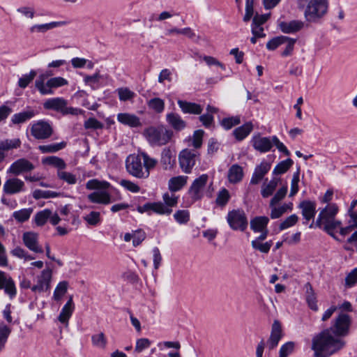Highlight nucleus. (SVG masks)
<instances>
[{
  "mask_svg": "<svg viewBox=\"0 0 357 357\" xmlns=\"http://www.w3.org/2000/svg\"><path fill=\"white\" fill-rule=\"evenodd\" d=\"M351 324V318L348 314L338 313L330 328L324 330L312 338V349L314 357H329L342 349L345 342L339 337L349 334Z\"/></svg>",
  "mask_w": 357,
  "mask_h": 357,
  "instance_id": "obj_1",
  "label": "nucleus"
},
{
  "mask_svg": "<svg viewBox=\"0 0 357 357\" xmlns=\"http://www.w3.org/2000/svg\"><path fill=\"white\" fill-rule=\"evenodd\" d=\"M298 8H305L304 17L309 22H318L327 13L328 0H297Z\"/></svg>",
  "mask_w": 357,
  "mask_h": 357,
  "instance_id": "obj_2",
  "label": "nucleus"
},
{
  "mask_svg": "<svg viewBox=\"0 0 357 357\" xmlns=\"http://www.w3.org/2000/svg\"><path fill=\"white\" fill-rule=\"evenodd\" d=\"M111 186L110 183L105 181L91 179L86 183L88 190H97L89 194L88 199L90 202L96 204L107 205L111 203V195L107 189Z\"/></svg>",
  "mask_w": 357,
  "mask_h": 357,
  "instance_id": "obj_3",
  "label": "nucleus"
},
{
  "mask_svg": "<svg viewBox=\"0 0 357 357\" xmlns=\"http://www.w3.org/2000/svg\"><path fill=\"white\" fill-rule=\"evenodd\" d=\"M144 135L150 144L162 146L169 142L173 132L163 126H151L144 130Z\"/></svg>",
  "mask_w": 357,
  "mask_h": 357,
  "instance_id": "obj_4",
  "label": "nucleus"
},
{
  "mask_svg": "<svg viewBox=\"0 0 357 357\" xmlns=\"http://www.w3.org/2000/svg\"><path fill=\"white\" fill-rule=\"evenodd\" d=\"M45 77L40 75L35 82L36 88L42 95H50L54 93L52 89L59 88L68 84L67 79L61 77L50 78L45 84Z\"/></svg>",
  "mask_w": 357,
  "mask_h": 357,
  "instance_id": "obj_5",
  "label": "nucleus"
},
{
  "mask_svg": "<svg viewBox=\"0 0 357 357\" xmlns=\"http://www.w3.org/2000/svg\"><path fill=\"white\" fill-rule=\"evenodd\" d=\"M68 102L63 98H52L47 100L43 107L46 109H52L61 112L63 115H78L82 113V110L78 108L67 107Z\"/></svg>",
  "mask_w": 357,
  "mask_h": 357,
  "instance_id": "obj_6",
  "label": "nucleus"
},
{
  "mask_svg": "<svg viewBox=\"0 0 357 357\" xmlns=\"http://www.w3.org/2000/svg\"><path fill=\"white\" fill-rule=\"evenodd\" d=\"M53 132L52 124L45 120L36 121L30 125L31 135L38 140H45L50 138Z\"/></svg>",
  "mask_w": 357,
  "mask_h": 357,
  "instance_id": "obj_7",
  "label": "nucleus"
},
{
  "mask_svg": "<svg viewBox=\"0 0 357 357\" xmlns=\"http://www.w3.org/2000/svg\"><path fill=\"white\" fill-rule=\"evenodd\" d=\"M199 152L196 150L185 149L178 154V163L181 170L190 174L199 158Z\"/></svg>",
  "mask_w": 357,
  "mask_h": 357,
  "instance_id": "obj_8",
  "label": "nucleus"
},
{
  "mask_svg": "<svg viewBox=\"0 0 357 357\" xmlns=\"http://www.w3.org/2000/svg\"><path fill=\"white\" fill-rule=\"evenodd\" d=\"M126 167L128 172L137 178H147L146 171L144 170L139 153L137 155H129L126 161Z\"/></svg>",
  "mask_w": 357,
  "mask_h": 357,
  "instance_id": "obj_9",
  "label": "nucleus"
},
{
  "mask_svg": "<svg viewBox=\"0 0 357 357\" xmlns=\"http://www.w3.org/2000/svg\"><path fill=\"white\" fill-rule=\"evenodd\" d=\"M339 206L337 204H328L319 209L316 223H341L337 220L339 213Z\"/></svg>",
  "mask_w": 357,
  "mask_h": 357,
  "instance_id": "obj_10",
  "label": "nucleus"
},
{
  "mask_svg": "<svg viewBox=\"0 0 357 357\" xmlns=\"http://www.w3.org/2000/svg\"><path fill=\"white\" fill-rule=\"evenodd\" d=\"M208 181V176L206 174H202L192 182L189 194L194 201L199 200L202 197V190Z\"/></svg>",
  "mask_w": 357,
  "mask_h": 357,
  "instance_id": "obj_11",
  "label": "nucleus"
},
{
  "mask_svg": "<svg viewBox=\"0 0 357 357\" xmlns=\"http://www.w3.org/2000/svg\"><path fill=\"white\" fill-rule=\"evenodd\" d=\"M251 144L253 148L260 153L268 152L273 147V136L268 137H262L260 134L254 135Z\"/></svg>",
  "mask_w": 357,
  "mask_h": 357,
  "instance_id": "obj_12",
  "label": "nucleus"
},
{
  "mask_svg": "<svg viewBox=\"0 0 357 357\" xmlns=\"http://www.w3.org/2000/svg\"><path fill=\"white\" fill-rule=\"evenodd\" d=\"M38 234L33 231H26L22 234L24 245L31 251L36 253H43V248L38 241Z\"/></svg>",
  "mask_w": 357,
  "mask_h": 357,
  "instance_id": "obj_13",
  "label": "nucleus"
},
{
  "mask_svg": "<svg viewBox=\"0 0 357 357\" xmlns=\"http://www.w3.org/2000/svg\"><path fill=\"white\" fill-rule=\"evenodd\" d=\"M0 289H3L10 299L15 297L17 289L13 278L6 273L0 271Z\"/></svg>",
  "mask_w": 357,
  "mask_h": 357,
  "instance_id": "obj_14",
  "label": "nucleus"
},
{
  "mask_svg": "<svg viewBox=\"0 0 357 357\" xmlns=\"http://www.w3.org/2000/svg\"><path fill=\"white\" fill-rule=\"evenodd\" d=\"M51 278L52 271L48 268L44 269L38 277L36 284L31 287V291L35 293L47 291L50 289Z\"/></svg>",
  "mask_w": 357,
  "mask_h": 357,
  "instance_id": "obj_15",
  "label": "nucleus"
},
{
  "mask_svg": "<svg viewBox=\"0 0 357 357\" xmlns=\"http://www.w3.org/2000/svg\"><path fill=\"white\" fill-rule=\"evenodd\" d=\"M6 194L14 195L25 191V184L21 179L14 177L6 181L3 186Z\"/></svg>",
  "mask_w": 357,
  "mask_h": 357,
  "instance_id": "obj_16",
  "label": "nucleus"
},
{
  "mask_svg": "<svg viewBox=\"0 0 357 357\" xmlns=\"http://www.w3.org/2000/svg\"><path fill=\"white\" fill-rule=\"evenodd\" d=\"M34 165L25 158H20L15 161L9 167L8 172L14 175H20L24 172L34 169Z\"/></svg>",
  "mask_w": 357,
  "mask_h": 357,
  "instance_id": "obj_17",
  "label": "nucleus"
},
{
  "mask_svg": "<svg viewBox=\"0 0 357 357\" xmlns=\"http://www.w3.org/2000/svg\"><path fill=\"white\" fill-rule=\"evenodd\" d=\"M282 336L283 333L281 324L279 321L275 320L272 324L270 337L267 340V346L268 349L271 350L275 348Z\"/></svg>",
  "mask_w": 357,
  "mask_h": 357,
  "instance_id": "obj_18",
  "label": "nucleus"
},
{
  "mask_svg": "<svg viewBox=\"0 0 357 357\" xmlns=\"http://www.w3.org/2000/svg\"><path fill=\"white\" fill-rule=\"evenodd\" d=\"M271 167V164L266 160L257 165L252 174L250 179V184H258L264 178V176L269 172Z\"/></svg>",
  "mask_w": 357,
  "mask_h": 357,
  "instance_id": "obj_19",
  "label": "nucleus"
},
{
  "mask_svg": "<svg viewBox=\"0 0 357 357\" xmlns=\"http://www.w3.org/2000/svg\"><path fill=\"white\" fill-rule=\"evenodd\" d=\"M160 164L165 170H171L176 164V153L169 148L164 149L161 152Z\"/></svg>",
  "mask_w": 357,
  "mask_h": 357,
  "instance_id": "obj_20",
  "label": "nucleus"
},
{
  "mask_svg": "<svg viewBox=\"0 0 357 357\" xmlns=\"http://www.w3.org/2000/svg\"><path fill=\"white\" fill-rule=\"evenodd\" d=\"M37 114V110L30 107H28L26 109L13 114L11 117L10 121L15 125L24 123L27 121L31 119L34 116H36Z\"/></svg>",
  "mask_w": 357,
  "mask_h": 357,
  "instance_id": "obj_21",
  "label": "nucleus"
},
{
  "mask_svg": "<svg viewBox=\"0 0 357 357\" xmlns=\"http://www.w3.org/2000/svg\"><path fill=\"white\" fill-rule=\"evenodd\" d=\"M302 215L306 221L313 219L316 213V203L310 200L302 201L299 204Z\"/></svg>",
  "mask_w": 357,
  "mask_h": 357,
  "instance_id": "obj_22",
  "label": "nucleus"
},
{
  "mask_svg": "<svg viewBox=\"0 0 357 357\" xmlns=\"http://www.w3.org/2000/svg\"><path fill=\"white\" fill-rule=\"evenodd\" d=\"M177 103L183 114H201L203 110L202 106L195 102L178 100Z\"/></svg>",
  "mask_w": 357,
  "mask_h": 357,
  "instance_id": "obj_23",
  "label": "nucleus"
},
{
  "mask_svg": "<svg viewBox=\"0 0 357 357\" xmlns=\"http://www.w3.org/2000/svg\"><path fill=\"white\" fill-rule=\"evenodd\" d=\"M117 120L121 123L131 128H136L141 126L139 118L133 114L119 113L117 115Z\"/></svg>",
  "mask_w": 357,
  "mask_h": 357,
  "instance_id": "obj_24",
  "label": "nucleus"
},
{
  "mask_svg": "<svg viewBox=\"0 0 357 357\" xmlns=\"http://www.w3.org/2000/svg\"><path fill=\"white\" fill-rule=\"evenodd\" d=\"M278 26L283 33H293L303 29L304 22L301 20L281 22L279 23Z\"/></svg>",
  "mask_w": 357,
  "mask_h": 357,
  "instance_id": "obj_25",
  "label": "nucleus"
},
{
  "mask_svg": "<svg viewBox=\"0 0 357 357\" xmlns=\"http://www.w3.org/2000/svg\"><path fill=\"white\" fill-rule=\"evenodd\" d=\"M243 168L238 165H233L228 170V181L232 184L239 183L243 179Z\"/></svg>",
  "mask_w": 357,
  "mask_h": 357,
  "instance_id": "obj_26",
  "label": "nucleus"
},
{
  "mask_svg": "<svg viewBox=\"0 0 357 357\" xmlns=\"http://www.w3.org/2000/svg\"><path fill=\"white\" fill-rule=\"evenodd\" d=\"M167 123L176 130H182L186 126V123L176 113H168L166 116Z\"/></svg>",
  "mask_w": 357,
  "mask_h": 357,
  "instance_id": "obj_27",
  "label": "nucleus"
},
{
  "mask_svg": "<svg viewBox=\"0 0 357 357\" xmlns=\"http://www.w3.org/2000/svg\"><path fill=\"white\" fill-rule=\"evenodd\" d=\"M75 309L73 298L70 297L62 307L58 320L63 324H67Z\"/></svg>",
  "mask_w": 357,
  "mask_h": 357,
  "instance_id": "obj_28",
  "label": "nucleus"
},
{
  "mask_svg": "<svg viewBox=\"0 0 357 357\" xmlns=\"http://www.w3.org/2000/svg\"><path fill=\"white\" fill-rule=\"evenodd\" d=\"M145 238L146 233L142 229H137L130 233H126L123 237L126 242L132 240V245L135 247L140 245Z\"/></svg>",
  "mask_w": 357,
  "mask_h": 357,
  "instance_id": "obj_29",
  "label": "nucleus"
},
{
  "mask_svg": "<svg viewBox=\"0 0 357 357\" xmlns=\"http://www.w3.org/2000/svg\"><path fill=\"white\" fill-rule=\"evenodd\" d=\"M187 176H178L171 178L168 182V188L171 192H177L184 187L188 181Z\"/></svg>",
  "mask_w": 357,
  "mask_h": 357,
  "instance_id": "obj_30",
  "label": "nucleus"
},
{
  "mask_svg": "<svg viewBox=\"0 0 357 357\" xmlns=\"http://www.w3.org/2000/svg\"><path fill=\"white\" fill-rule=\"evenodd\" d=\"M228 223H248L245 212L242 209L233 210L227 215Z\"/></svg>",
  "mask_w": 357,
  "mask_h": 357,
  "instance_id": "obj_31",
  "label": "nucleus"
},
{
  "mask_svg": "<svg viewBox=\"0 0 357 357\" xmlns=\"http://www.w3.org/2000/svg\"><path fill=\"white\" fill-rule=\"evenodd\" d=\"M253 130V124L252 122H247L243 126L236 128L234 130V135L236 139L238 141H241L245 139Z\"/></svg>",
  "mask_w": 357,
  "mask_h": 357,
  "instance_id": "obj_32",
  "label": "nucleus"
},
{
  "mask_svg": "<svg viewBox=\"0 0 357 357\" xmlns=\"http://www.w3.org/2000/svg\"><path fill=\"white\" fill-rule=\"evenodd\" d=\"M139 156L143 161V167L146 171L147 178L150 175V171L154 169L158 164V160L150 157L146 152H139Z\"/></svg>",
  "mask_w": 357,
  "mask_h": 357,
  "instance_id": "obj_33",
  "label": "nucleus"
},
{
  "mask_svg": "<svg viewBox=\"0 0 357 357\" xmlns=\"http://www.w3.org/2000/svg\"><path fill=\"white\" fill-rule=\"evenodd\" d=\"M21 146V140L19 138L6 139L0 141V149L5 153V152L16 149Z\"/></svg>",
  "mask_w": 357,
  "mask_h": 357,
  "instance_id": "obj_34",
  "label": "nucleus"
},
{
  "mask_svg": "<svg viewBox=\"0 0 357 357\" xmlns=\"http://www.w3.org/2000/svg\"><path fill=\"white\" fill-rule=\"evenodd\" d=\"M62 22H52L47 24H34L30 27L29 31L31 33H45L48 30L52 29L59 25H61Z\"/></svg>",
  "mask_w": 357,
  "mask_h": 357,
  "instance_id": "obj_35",
  "label": "nucleus"
},
{
  "mask_svg": "<svg viewBox=\"0 0 357 357\" xmlns=\"http://www.w3.org/2000/svg\"><path fill=\"white\" fill-rule=\"evenodd\" d=\"M102 79V75H101L100 71L98 70L91 75H85L84 77V82L86 85L89 86L92 89H96L99 87V83Z\"/></svg>",
  "mask_w": 357,
  "mask_h": 357,
  "instance_id": "obj_36",
  "label": "nucleus"
},
{
  "mask_svg": "<svg viewBox=\"0 0 357 357\" xmlns=\"http://www.w3.org/2000/svg\"><path fill=\"white\" fill-rule=\"evenodd\" d=\"M306 289V301L308 304L310 308L314 311H317L318 310V307L317 305V300L312 289V285L307 282L305 285Z\"/></svg>",
  "mask_w": 357,
  "mask_h": 357,
  "instance_id": "obj_37",
  "label": "nucleus"
},
{
  "mask_svg": "<svg viewBox=\"0 0 357 357\" xmlns=\"http://www.w3.org/2000/svg\"><path fill=\"white\" fill-rule=\"evenodd\" d=\"M66 146V142H61L60 143L52 144L48 145H40L38 149L43 153H56Z\"/></svg>",
  "mask_w": 357,
  "mask_h": 357,
  "instance_id": "obj_38",
  "label": "nucleus"
},
{
  "mask_svg": "<svg viewBox=\"0 0 357 357\" xmlns=\"http://www.w3.org/2000/svg\"><path fill=\"white\" fill-rule=\"evenodd\" d=\"M280 181V178L274 177L268 182V183L264 185L261 189L262 197L266 198L271 196L275 190Z\"/></svg>",
  "mask_w": 357,
  "mask_h": 357,
  "instance_id": "obj_39",
  "label": "nucleus"
},
{
  "mask_svg": "<svg viewBox=\"0 0 357 357\" xmlns=\"http://www.w3.org/2000/svg\"><path fill=\"white\" fill-rule=\"evenodd\" d=\"M91 342L93 347L100 349H105L107 344V340L105 334L100 332L93 334L91 336Z\"/></svg>",
  "mask_w": 357,
  "mask_h": 357,
  "instance_id": "obj_40",
  "label": "nucleus"
},
{
  "mask_svg": "<svg viewBox=\"0 0 357 357\" xmlns=\"http://www.w3.org/2000/svg\"><path fill=\"white\" fill-rule=\"evenodd\" d=\"M43 162L44 164H47L50 165H52L59 169V171H61L62 169H65L66 167V165L64 162V160L59 158L57 156H49L43 160Z\"/></svg>",
  "mask_w": 357,
  "mask_h": 357,
  "instance_id": "obj_41",
  "label": "nucleus"
},
{
  "mask_svg": "<svg viewBox=\"0 0 357 357\" xmlns=\"http://www.w3.org/2000/svg\"><path fill=\"white\" fill-rule=\"evenodd\" d=\"M294 162L291 158H287L279 162L273 169V174L275 175L285 173L293 165Z\"/></svg>",
  "mask_w": 357,
  "mask_h": 357,
  "instance_id": "obj_42",
  "label": "nucleus"
},
{
  "mask_svg": "<svg viewBox=\"0 0 357 357\" xmlns=\"http://www.w3.org/2000/svg\"><path fill=\"white\" fill-rule=\"evenodd\" d=\"M338 225H310V228L318 227L336 238V234L338 231H340V227Z\"/></svg>",
  "mask_w": 357,
  "mask_h": 357,
  "instance_id": "obj_43",
  "label": "nucleus"
},
{
  "mask_svg": "<svg viewBox=\"0 0 357 357\" xmlns=\"http://www.w3.org/2000/svg\"><path fill=\"white\" fill-rule=\"evenodd\" d=\"M33 212V209L31 208H23L17 211H15L13 213V217L17 222H23L27 221L31 213Z\"/></svg>",
  "mask_w": 357,
  "mask_h": 357,
  "instance_id": "obj_44",
  "label": "nucleus"
},
{
  "mask_svg": "<svg viewBox=\"0 0 357 357\" xmlns=\"http://www.w3.org/2000/svg\"><path fill=\"white\" fill-rule=\"evenodd\" d=\"M147 105L157 113H162L165 109V102L159 98H151L147 102Z\"/></svg>",
  "mask_w": 357,
  "mask_h": 357,
  "instance_id": "obj_45",
  "label": "nucleus"
},
{
  "mask_svg": "<svg viewBox=\"0 0 357 357\" xmlns=\"http://www.w3.org/2000/svg\"><path fill=\"white\" fill-rule=\"evenodd\" d=\"M119 98L121 101L132 100L136 96L135 93L127 87H121L116 89Z\"/></svg>",
  "mask_w": 357,
  "mask_h": 357,
  "instance_id": "obj_46",
  "label": "nucleus"
},
{
  "mask_svg": "<svg viewBox=\"0 0 357 357\" xmlns=\"http://www.w3.org/2000/svg\"><path fill=\"white\" fill-rule=\"evenodd\" d=\"M10 254L19 259H22L24 261H31L34 259V257L29 254V252L24 248L17 246L10 251Z\"/></svg>",
  "mask_w": 357,
  "mask_h": 357,
  "instance_id": "obj_47",
  "label": "nucleus"
},
{
  "mask_svg": "<svg viewBox=\"0 0 357 357\" xmlns=\"http://www.w3.org/2000/svg\"><path fill=\"white\" fill-rule=\"evenodd\" d=\"M58 193L50 190H35L33 192V197L36 199L54 198L58 196Z\"/></svg>",
  "mask_w": 357,
  "mask_h": 357,
  "instance_id": "obj_48",
  "label": "nucleus"
},
{
  "mask_svg": "<svg viewBox=\"0 0 357 357\" xmlns=\"http://www.w3.org/2000/svg\"><path fill=\"white\" fill-rule=\"evenodd\" d=\"M252 247L262 253H268L271 248V242L261 243L259 240H253L251 243Z\"/></svg>",
  "mask_w": 357,
  "mask_h": 357,
  "instance_id": "obj_49",
  "label": "nucleus"
},
{
  "mask_svg": "<svg viewBox=\"0 0 357 357\" xmlns=\"http://www.w3.org/2000/svg\"><path fill=\"white\" fill-rule=\"evenodd\" d=\"M36 75V72L31 70L29 74L24 75L19 79L18 86L22 89L26 88L33 81Z\"/></svg>",
  "mask_w": 357,
  "mask_h": 357,
  "instance_id": "obj_50",
  "label": "nucleus"
},
{
  "mask_svg": "<svg viewBox=\"0 0 357 357\" xmlns=\"http://www.w3.org/2000/svg\"><path fill=\"white\" fill-rule=\"evenodd\" d=\"M172 210L161 202L152 203V212L160 215L170 214Z\"/></svg>",
  "mask_w": 357,
  "mask_h": 357,
  "instance_id": "obj_51",
  "label": "nucleus"
},
{
  "mask_svg": "<svg viewBox=\"0 0 357 357\" xmlns=\"http://www.w3.org/2000/svg\"><path fill=\"white\" fill-rule=\"evenodd\" d=\"M68 288V282L66 281H63L59 282L54 292L53 297L54 300L59 301L61 298V297L66 294Z\"/></svg>",
  "mask_w": 357,
  "mask_h": 357,
  "instance_id": "obj_52",
  "label": "nucleus"
},
{
  "mask_svg": "<svg viewBox=\"0 0 357 357\" xmlns=\"http://www.w3.org/2000/svg\"><path fill=\"white\" fill-rule=\"evenodd\" d=\"M286 36H280L270 40L266 44V48L269 50H274L278 47L285 43Z\"/></svg>",
  "mask_w": 357,
  "mask_h": 357,
  "instance_id": "obj_53",
  "label": "nucleus"
},
{
  "mask_svg": "<svg viewBox=\"0 0 357 357\" xmlns=\"http://www.w3.org/2000/svg\"><path fill=\"white\" fill-rule=\"evenodd\" d=\"M163 201L165 203V206L169 207L174 206L176 205L178 202V197L175 195L174 192H166L162 196Z\"/></svg>",
  "mask_w": 357,
  "mask_h": 357,
  "instance_id": "obj_54",
  "label": "nucleus"
},
{
  "mask_svg": "<svg viewBox=\"0 0 357 357\" xmlns=\"http://www.w3.org/2000/svg\"><path fill=\"white\" fill-rule=\"evenodd\" d=\"M286 39L287 40H285V43H283L284 45H285V48H284V51L282 52V56H288L291 55V54L294 51V45L296 42V39L291 38H289L287 36H286Z\"/></svg>",
  "mask_w": 357,
  "mask_h": 357,
  "instance_id": "obj_55",
  "label": "nucleus"
},
{
  "mask_svg": "<svg viewBox=\"0 0 357 357\" xmlns=\"http://www.w3.org/2000/svg\"><path fill=\"white\" fill-rule=\"evenodd\" d=\"M52 211L48 209L39 211L35 215V223H46L51 217Z\"/></svg>",
  "mask_w": 357,
  "mask_h": 357,
  "instance_id": "obj_56",
  "label": "nucleus"
},
{
  "mask_svg": "<svg viewBox=\"0 0 357 357\" xmlns=\"http://www.w3.org/2000/svg\"><path fill=\"white\" fill-rule=\"evenodd\" d=\"M57 176L60 179L66 181V183L70 185L75 184L77 182L76 176L70 172L59 171L57 173Z\"/></svg>",
  "mask_w": 357,
  "mask_h": 357,
  "instance_id": "obj_57",
  "label": "nucleus"
},
{
  "mask_svg": "<svg viewBox=\"0 0 357 357\" xmlns=\"http://www.w3.org/2000/svg\"><path fill=\"white\" fill-rule=\"evenodd\" d=\"M229 197V191L227 189L223 188L219 192L217 196L216 203L219 206H225L228 202Z\"/></svg>",
  "mask_w": 357,
  "mask_h": 357,
  "instance_id": "obj_58",
  "label": "nucleus"
},
{
  "mask_svg": "<svg viewBox=\"0 0 357 357\" xmlns=\"http://www.w3.org/2000/svg\"><path fill=\"white\" fill-rule=\"evenodd\" d=\"M151 342L148 338H139L136 341L135 350L137 353H141L144 349L149 348Z\"/></svg>",
  "mask_w": 357,
  "mask_h": 357,
  "instance_id": "obj_59",
  "label": "nucleus"
},
{
  "mask_svg": "<svg viewBox=\"0 0 357 357\" xmlns=\"http://www.w3.org/2000/svg\"><path fill=\"white\" fill-rule=\"evenodd\" d=\"M204 134V131L203 130H197L194 132L192 146L195 149H199L202 146Z\"/></svg>",
  "mask_w": 357,
  "mask_h": 357,
  "instance_id": "obj_60",
  "label": "nucleus"
},
{
  "mask_svg": "<svg viewBox=\"0 0 357 357\" xmlns=\"http://www.w3.org/2000/svg\"><path fill=\"white\" fill-rule=\"evenodd\" d=\"M287 192V188L286 186L281 188L278 190L274 197L271 199L270 205L273 207L277 204L281 199H282L286 195Z\"/></svg>",
  "mask_w": 357,
  "mask_h": 357,
  "instance_id": "obj_61",
  "label": "nucleus"
},
{
  "mask_svg": "<svg viewBox=\"0 0 357 357\" xmlns=\"http://www.w3.org/2000/svg\"><path fill=\"white\" fill-rule=\"evenodd\" d=\"M241 122L238 116L225 118L222 121V126L227 130L231 129L233 126L239 124Z\"/></svg>",
  "mask_w": 357,
  "mask_h": 357,
  "instance_id": "obj_62",
  "label": "nucleus"
},
{
  "mask_svg": "<svg viewBox=\"0 0 357 357\" xmlns=\"http://www.w3.org/2000/svg\"><path fill=\"white\" fill-rule=\"evenodd\" d=\"M174 217L179 223H185L190 220V214L187 210L178 211L174 213Z\"/></svg>",
  "mask_w": 357,
  "mask_h": 357,
  "instance_id": "obj_63",
  "label": "nucleus"
},
{
  "mask_svg": "<svg viewBox=\"0 0 357 357\" xmlns=\"http://www.w3.org/2000/svg\"><path fill=\"white\" fill-rule=\"evenodd\" d=\"M294 343L288 342L283 344L280 349V357H287L294 351Z\"/></svg>",
  "mask_w": 357,
  "mask_h": 357,
  "instance_id": "obj_64",
  "label": "nucleus"
}]
</instances>
